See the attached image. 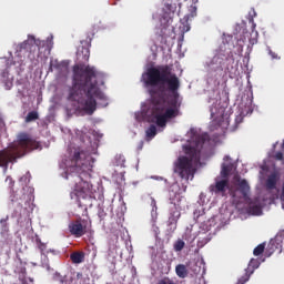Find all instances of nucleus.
Masks as SVG:
<instances>
[{
  "label": "nucleus",
  "mask_w": 284,
  "mask_h": 284,
  "mask_svg": "<svg viewBox=\"0 0 284 284\" xmlns=\"http://www.w3.org/2000/svg\"><path fill=\"white\" fill-rule=\"evenodd\" d=\"M260 265H261V262H258V260L252 258L246 268V273L237 280L236 284H246L247 281H250V276L254 274V270H258Z\"/></svg>",
  "instance_id": "8"
},
{
  "label": "nucleus",
  "mask_w": 284,
  "mask_h": 284,
  "mask_svg": "<svg viewBox=\"0 0 284 284\" xmlns=\"http://www.w3.org/2000/svg\"><path fill=\"white\" fill-rule=\"evenodd\" d=\"M270 54H271L272 59H276V54H274L272 52Z\"/></svg>",
  "instance_id": "42"
},
{
  "label": "nucleus",
  "mask_w": 284,
  "mask_h": 284,
  "mask_svg": "<svg viewBox=\"0 0 284 284\" xmlns=\"http://www.w3.org/2000/svg\"><path fill=\"white\" fill-rule=\"evenodd\" d=\"M264 252H265V243H262L254 248L253 254L254 256H261V254H263Z\"/></svg>",
  "instance_id": "25"
},
{
  "label": "nucleus",
  "mask_w": 284,
  "mask_h": 284,
  "mask_svg": "<svg viewBox=\"0 0 284 284\" xmlns=\"http://www.w3.org/2000/svg\"><path fill=\"white\" fill-rule=\"evenodd\" d=\"M143 145H144V142L140 141L138 144V152H141V150H143Z\"/></svg>",
  "instance_id": "35"
},
{
  "label": "nucleus",
  "mask_w": 284,
  "mask_h": 284,
  "mask_svg": "<svg viewBox=\"0 0 284 284\" xmlns=\"http://www.w3.org/2000/svg\"><path fill=\"white\" fill-rule=\"evenodd\" d=\"M142 77L145 87L150 88L151 97L141 111L142 119L148 123H156L159 128H165L170 119L181 116L179 102L181 80L168 64L150 67Z\"/></svg>",
  "instance_id": "1"
},
{
  "label": "nucleus",
  "mask_w": 284,
  "mask_h": 284,
  "mask_svg": "<svg viewBox=\"0 0 284 284\" xmlns=\"http://www.w3.org/2000/svg\"><path fill=\"white\" fill-rule=\"evenodd\" d=\"M8 221H10V215H7L0 220L1 234H8L10 232Z\"/></svg>",
  "instance_id": "18"
},
{
  "label": "nucleus",
  "mask_w": 284,
  "mask_h": 284,
  "mask_svg": "<svg viewBox=\"0 0 284 284\" xmlns=\"http://www.w3.org/2000/svg\"><path fill=\"white\" fill-rule=\"evenodd\" d=\"M192 4L196 6V3H199V0H191Z\"/></svg>",
  "instance_id": "39"
},
{
  "label": "nucleus",
  "mask_w": 284,
  "mask_h": 284,
  "mask_svg": "<svg viewBox=\"0 0 284 284\" xmlns=\"http://www.w3.org/2000/svg\"><path fill=\"white\" fill-rule=\"evenodd\" d=\"M212 119H219L220 116H223L224 109L221 108L219 112H216V108L212 106L210 109Z\"/></svg>",
  "instance_id": "22"
},
{
  "label": "nucleus",
  "mask_w": 284,
  "mask_h": 284,
  "mask_svg": "<svg viewBox=\"0 0 284 284\" xmlns=\"http://www.w3.org/2000/svg\"><path fill=\"white\" fill-rule=\"evenodd\" d=\"M224 161H230V155H225Z\"/></svg>",
  "instance_id": "40"
},
{
  "label": "nucleus",
  "mask_w": 284,
  "mask_h": 284,
  "mask_svg": "<svg viewBox=\"0 0 284 284\" xmlns=\"http://www.w3.org/2000/svg\"><path fill=\"white\" fill-rule=\"evenodd\" d=\"M61 284H70L68 280H61Z\"/></svg>",
  "instance_id": "38"
},
{
  "label": "nucleus",
  "mask_w": 284,
  "mask_h": 284,
  "mask_svg": "<svg viewBox=\"0 0 284 284\" xmlns=\"http://www.w3.org/2000/svg\"><path fill=\"white\" fill-rule=\"evenodd\" d=\"M191 17H196V4L190 7Z\"/></svg>",
  "instance_id": "32"
},
{
  "label": "nucleus",
  "mask_w": 284,
  "mask_h": 284,
  "mask_svg": "<svg viewBox=\"0 0 284 284\" xmlns=\"http://www.w3.org/2000/svg\"><path fill=\"white\" fill-rule=\"evenodd\" d=\"M250 23H252V32H251V37L254 36V38H251L250 44L251 45H256V43H258L257 37H258V32L254 31L256 29V23H254V18L250 19Z\"/></svg>",
  "instance_id": "17"
},
{
  "label": "nucleus",
  "mask_w": 284,
  "mask_h": 284,
  "mask_svg": "<svg viewBox=\"0 0 284 284\" xmlns=\"http://www.w3.org/2000/svg\"><path fill=\"white\" fill-rule=\"evenodd\" d=\"M36 243L41 252V254H43V252H45V250H48V245L43 242H41V239H37Z\"/></svg>",
  "instance_id": "26"
},
{
  "label": "nucleus",
  "mask_w": 284,
  "mask_h": 284,
  "mask_svg": "<svg viewBox=\"0 0 284 284\" xmlns=\"http://www.w3.org/2000/svg\"><path fill=\"white\" fill-rule=\"evenodd\" d=\"M250 212L258 216V214H261L262 212V209L258 205H253V206H250Z\"/></svg>",
  "instance_id": "29"
},
{
  "label": "nucleus",
  "mask_w": 284,
  "mask_h": 284,
  "mask_svg": "<svg viewBox=\"0 0 284 284\" xmlns=\"http://www.w3.org/2000/svg\"><path fill=\"white\" fill-rule=\"evenodd\" d=\"M185 247V242L183 240H178L173 244L174 252H182V250Z\"/></svg>",
  "instance_id": "24"
},
{
  "label": "nucleus",
  "mask_w": 284,
  "mask_h": 284,
  "mask_svg": "<svg viewBox=\"0 0 284 284\" xmlns=\"http://www.w3.org/2000/svg\"><path fill=\"white\" fill-rule=\"evenodd\" d=\"M29 41H30L31 45H37L38 48H42L45 45V42H43L40 39L34 38V36L29 34Z\"/></svg>",
  "instance_id": "21"
},
{
  "label": "nucleus",
  "mask_w": 284,
  "mask_h": 284,
  "mask_svg": "<svg viewBox=\"0 0 284 284\" xmlns=\"http://www.w3.org/2000/svg\"><path fill=\"white\" fill-rule=\"evenodd\" d=\"M175 274L179 278H187V266H185L184 264H178L175 266Z\"/></svg>",
  "instance_id": "15"
},
{
  "label": "nucleus",
  "mask_w": 284,
  "mask_h": 284,
  "mask_svg": "<svg viewBox=\"0 0 284 284\" xmlns=\"http://www.w3.org/2000/svg\"><path fill=\"white\" fill-rule=\"evenodd\" d=\"M87 41H88V43H91L92 42V37L88 36Z\"/></svg>",
  "instance_id": "37"
},
{
  "label": "nucleus",
  "mask_w": 284,
  "mask_h": 284,
  "mask_svg": "<svg viewBox=\"0 0 284 284\" xmlns=\"http://www.w3.org/2000/svg\"><path fill=\"white\" fill-rule=\"evenodd\" d=\"M230 189V180H215V184L210 185V192H214V194H222L225 196V192Z\"/></svg>",
  "instance_id": "7"
},
{
  "label": "nucleus",
  "mask_w": 284,
  "mask_h": 284,
  "mask_svg": "<svg viewBox=\"0 0 284 284\" xmlns=\"http://www.w3.org/2000/svg\"><path fill=\"white\" fill-rule=\"evenodd\" d=\"M11 201L14 203V201H17L16 199H11Z\"/></svg>",
  "instance_id": "43"
},
{
  "label": "nucleus",
  "mask_w": 284,
  "mask_h": 284,
  "mask_svg": "<svg viewBox=\"0 0 284 284\" xmlns=\"http://www.w3.org/2000/svg\"><path fill=\"white\" fill-rule=\"evenodd\" d=\"M98 216H99L100 219H105V211L100 210L99 213H98Z\"/></svg>",
  "instance_id": "34"
},
{
  "label": "nucleus",
  "mask_w": 284,
  "mask_h": 284,
  "mask_svg": "<svg viewBox=\"0 0 284 284\" xmlns=\"http://www.w3.org/2000/svg\"><path fill=\"white\" fill-rule=\"evenodd\" d=\"M3 128H6V123H3L2 120H0V130H3Z\"/></svg>",
  "instance_id": "36"
},
{
  "label": "nucleus",
  "mask_w": 284,
  "mask_h": 284,
  "mask_svg": "<svg viewBox=\"0 0 284 284\" xmlns=\"http://www.w3.org/2000/svg\"><path fill=\"white\" fill-rule=\"evenodd\" d=\"M275 161H283V152L278 151L274 155Z\"/></svg>",
  "instance_id": "33"
},
{
  "label": "nucleus",
  "mask_w": 284,
  "mask_h": 284,
  "mask_svg": "<svg viewBox=\"0 0 284 284\" xmlns=\"http://www.w3.org/2000/svg\"><path fill=\"white\" fill-rule=\"evenodd\" d=\"M20 282H21V284H34V280H32L30 277H24Z\"/></svg>",
  "instance_id": "31"
},
{
  "label": "nucleus",
  "mask_w": 284,
  "mask_h": 284,
  "mask_svg": "<svg viewBox=\"0 0 284 284\" xmlns=\"http://www.w3.org/2000/svg\"><path fill=\"white\" fill-rule=\"evenodd\" d=\"M179 219H181V212L173 211L170 213L169 220L166 221L168 236H172V234H174V232H176V227L179 225Z\"/></svg>",
  "instance_id": "6"
},
{
  "label": "nucleus",
  "mask_w": 284,
  "mask_h": 284,
  "mask_svg": "<svg viewBox=\"0 0 284 284\" xmlns=\"http://www.w3.org/2000/svg\"><path fill=\"white\" fill-rule=\"evenodd\" d=\"M41 144L28 133H20L17 143L0 151V168H8V163H14L17 159L26 156L27 152L39 150Z\"/></svg>",
  "instance_id": "5"
},
{
  "label": "nucleus",
  "mask_w": 284,
  "mask_h": 284,
  "mask_svg": "<svg viewBox=\"0 0 284 284\" xmlns=\"http://www.w3.org/2000/svg\"><path fill=\"white\" fill-rule=\"evenodd\" d=\"M207 141H210L207 133L195 135L193 144L184 148L186 155L180 156L174 163V172L180 179H184V181H190V176L194 179L196 165L201 163V150H203V145H205Z\"/></svg>",
  "instance_id": "4"
},
{
  "label": "nucleus",
  "mask_w": 284,
  "mask_h": 284,
  "mask_svg": "<svg viewBox=\"0 0 284 284\" xmlns=\"http://www.w3.org/2000/svg\"><path fill=\"white\" fill-rule=\"evenodd\" d=\"M239 191L241 192L244 201H250V184L247 183V180L240 181Z\"/></svg>",
  "instance_id": "12"
},
{
  "label": "nucleus",
  "mask_w": 284,
  "mask_h": 284,
  "mask_svg": "<svg viewBox=\"0 0 284 284\" xmlns=\"http://www.w3.org/2000/svg\"><path fill=\"white\" fill-rule=\"evenodd\" d=\"M278 181H281V173L278 171L272 172L266 179L267 190H276Z\"/></svg>",
  "instance_id": "10"
},
{
  "label": "nucleus",
  "mask_w": 284,
  "mask_h": 284,
  "mask_svg": "<svg viewBox=\"0 0 284 284\" xmlns=\"http://www.w3.org/2000/svg\"><path fill=\"white\" fill-rule=\"evenodd\" d=\"M53 70H57L60 77H67L69 70L68 63L59 62L58 60H51L49 65V72H53Z\"/></svg>",
  "instance_id": "9"
},
{
  "label": "nucleus",
  "mask_w": 284,
  "mask_h": 284,
  "mask_svg": "<svg viewBox=\"0 0 284 284\" xmlns=\"http://www.w3.org/2000/svg\"><path fill=\"white\" fill-rule=\"evenodd\" d=\"M92 163L94 161L89 151L81 146L68 148L67 171L63 176L69 181V185L73 186L70 197L77 201L78 207H83L82 216H87V219L79 217L69 223V232L75 239L85 236L92 230V220L88 216V204L81 202L90 201L94 196L92 184L88 181L92 176L90 174Z\"/></svg>",
  "instance_id": "2"
},
{
  "label": "nucleus",
  "mask_w": 284,
  "mask_h": 284,
  "mask_svg": "<svg viewBox=\"0 0 284 284\" xmlns=\"http://www.w3.org/2000/svg\"><path fill=\"white\" fill-rule=\"evenodd\" d=\"M20 183H23L24 185H28V183H30V172H27V174L20 178Z\"/></svg>",
  "instance_id": "30"
},
{
  "label": "nucleus",
  "mask_w": 284,
  "mask_h": 284,
  "mask_svg": "<svg viewBox=\"0 0 284 284\" xmlns=\"http://www.w3.org/2000/svg\"><path fill=\"white\" fill-rule=\"evenodd\" d=\"M145 133L148 139H154L156 136V126L151 124Z\"/></svg>",
  "instance_id": "23"
},
{
  "label": "nucleus",
  "mask_w": 284,
  "mask_h": 284,
  "mask_svg": "<svg viewBox=\"0 0 284 284\" xmlns=\"http://www.w3.org/2000/svg\"><path fill=\"white\" fill-rule=\"evenodd\" d=\"M78 59L82 61V63H88L90 61V48H83L81 51H78Z\"/></svg>",
  "instance_id": "16"
},
{
  "label": "nucleus",
  "mask_w": 284,
  "mask_h": 284,
  "mask_svg": "<svg viewBox=\"0 0 284 284\" xmlns=\"http://www.w3.org/2000/svg\"><path fill=\"white\" fill-rule=\"evenodd\" d=\"M164 13L166 14L164 17V19H166L168 23H170V21H172V16L170 14H174L176 12V3L168 0L164 4Z\"/></svg>",
  "instance_id": "11"
},
{
  "label": "nucleus",
  "mask_w": 284,
  "mask_h": 284,
  "mask_svg": "<svg viewBox=\"0 0 284 284\" xmlns=\"http://www.w3.org/2000/svg\"><path fill=\"white\" fill-rule=\"evenodd\" d=\"M14 274H18L19 281H23V278H26L28 272H27L26 265H23V262H19L16 265Z\"/></svg>",
  "instance_id": "14"
},
{
  "label": "nucleus",
  "mask_w": 284,
  "mask_h": 284,
  "mask_svg": "<svg viewBox=\"0 0 284 284\" xmlns=\"http://www.w3.org/2000/svg\"><path fill=\"white\" fill-rule=\"evenodd\" d=\"M39 120V112L31 111L26 116V123H32V121Z\"/></svg>",
  "instance_id": "20"
},
{
  "label": "nucleus",
  "mask_w": 284,
  "mask_h": 284,
  "mask_svg": "<svg viewBox=\"0 0 284 284\" xmlns=\"http://www.w3.org/2000/svg\"><path fill=\"white\" fill-rule=\"evenodd\" d=\"M97 68L80 62L73 65L72 84L68 89V101L82 105L87 114H94L97 101H106L99 87Z\"/></svg>",
  "instance_id": "3"
},
{
  "label": "nucleus",
  "mask_w": 284,
  "mask_h": 284,
  "mask_svg": "<svg viewBox=\"0 0 284 284\" xmlns=\"http://www.w3.org/2000/svg\"><path fill=\"white\" fill-rule=\"evenodd\" d=\"M75 280L74 284H83V273H77L75 278L71 277L70 281L72 283V281Z\"/></svg>",
  "instance_id": "28"
},
{
  "label": "nucleus",
  "mask_w": 284,
  "mask_h": 284,
  "mask_svg": "<svg viewBox=\"0 0 284 284\" xmlns=\"http://www.w3.org/2000/svg\"><path fill=\"white\" fill-rule=\"evenodd\" d=\"M70 258L74 265H79L85 261V253L83 251L73 252L71 253Z\"/></svg>",
  "instance_id": "13"
},
{
  "label": "nucleus",
  "mask_w": 284,
  "mask_h": 284,
  "mask_svg": "<svg viewBox=\"0 0 284 284\" xmlns=\"http://www.w3.org/2000/svg\"><path fill=\"white\" fill-rule=\"evenodd\" d=\"M230 172H232V164L223 163L221 171L223 179H227V176H230Z\"/></svg>",
  "instance_id": "19"
},
{
  "label": "nucleus",
  "mask_w": 284,
  "mask_h": 284,
  "mask_svg": "<svg viewBox=\"0 0 284 284\" xmlns=\"http://www.w3.org/2000/svg\"><path fill=\"white\" fill-rule=\"evenodd\" d=\"M30 45H32V44L30 43V36H28V40H26L19 44L20 52H21V50H28V48H30Z\"/></svg>",
  "instance_id": "27"
},
{
  "label": "nucleus",
  "mask_w": 284,
  "mask_h": 284,
  "mask_svg": "<svg viewBox=\"0 0 284 284\" xmlns=\"http://www.w3.org/2000/svg\"><path fill=\"white\" fill-rule=\"evenodd\" d=\"M154 232H155L156 236H159V227H155Z\"/></svg>",
  "instance_id": "41"
}]
</instances>
